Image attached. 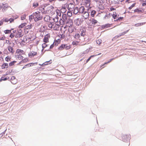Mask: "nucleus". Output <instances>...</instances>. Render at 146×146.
Here are the masks:
<instances>
[{
    "mask_svg": "<svg viewBox=\"0 0 146 146\" xmlns=\"http://www.w3.org/2000/svg\"><path fill=\"white\" fill-rule=\"evenodd\" d=\"M67 21L68 20L66 15V14H63L62 18L61 19L60 21V23L61 25H64Z\"/></svg>",
    "mask_w": 146,
    "mask_h": 146,
    "instance_id": "2",
    "label": "nucleus"
},
{
    "mask_svg": "<svg viewBox=\"0 0 146 146\" xmlns=\"http://www.w3.org/2000/svg\"><path fill=\"white\" fill-rule=\"evenodd\" d=\"M142 5L143 6H144L146 5V1H143V2L142 3Z\"/></svg>",
    "mask_w": 146,
    "mask_h": 146,
    "instance_id": "57",
    "label": "nucleus"
},
{
    "mask_svg": "<svg viewBox=\"0 0 146 146\" xmlns=\"http://www.w3.org/2000/svg\"><path fill=\"white\" fill-rule=\"evenodd\" d=\"M119 15H117L115 12H113L112 15L114 19H116L118 17Z\"/></svg>",
    "mask_w": 146,
    "mask_h": 146,
    "instance_id": "21",
    "label": "nucleus"
},
{
    "mask_svg": "<svg viewBox=\"0 0 146 146\" xmlns=\"http://www.w3.org/2000/svg\"><path fill=\"white\" fill-rule=\"evenodd\" d=\"M96 13V11L95 10H93L91 11V15L92 17H94Z\"/></svg>",
    "mask_w": 146,
    "mask_h": 146,
    "instance_id": "35",
    "label": "nucleus"
},
{
    "mask_svg": "<svg viewBox=\"0 0 146 146\" xmlns=\"http://www.w3.org/2000/svg\"><path fill=\"white\" fill-rule=\"evenodd\" d=\"M9 67L8 64L7 63H3L1 66V68L3 69H7Z\"/></svg>",
    "mask_w": 146,
    "mask_h": 146,
    "instance_id": "14",
    "label": "nucleus"
},
{
    "mask_svg": "<svg viewBox=\"0 0 146 146\" xmlns=\"http://www.w3.org/2000/svg\"><path fill=\"white\" fill-rule=\"evenodd\" d=\"M96 42L97 44H100L102 43V40L101 39H98L97 40Z\"/></svg>",
    "mask_w": 146,
    "mask_h": 146,
    "instance_id": "39",
    "label": "nucleus"
},
{
    "mask_svg": "<svg viewBox=\"0 0 146 146\" xmlns=\"http://www.w3.org/2000/svg\"><path fill=\"white\" fill-rule=\"evenodd\" d=\"M11 82L12 84H15L17 82V80L11 81Z\"/></svg>",
    "mask_w": 146,
    "mask_h": 146,
    "instance_id": "56",
    "label": "nucleus"
},
{
    "mask_svg": "<svg viewBox=\"0 0 146 146\" xmlns=\"http://www.w3.org/2000/svg\"><path fill=\"white\" fill-rule=\"evenodd\" d=\"M97 21L94 19H92V24L95 25L97 23Z\"/></svg>",
    "mask_w": 146,
    "mask_h": 146,
    "instance_id": "38",
    "label": "nucleus"
},
{
    "mask_svg": "<svg viewBox=\"0 0 146 146\" xmlns=\"http://www.w3.org/2000/svg\"><path fill=\"white\" fill-rule=\"evenodd\" d=\"M49 61L46 62H45L44 63H43L42 64V65H47L48 64H49Z\"/></svg>",
    "mask_w": 146,
    "mask_h": 146,
    "instance_id": "54",
    "label": "nucleus"
},
{
    "mask_svg": "<svg viewBox=\"0 0 146 146\" xmlns=\"http://www.w3.org/2000/svg\"><path fill=\"white\" fill-rule=\"evenodd\" d=\"M66 23V25L64 27V29H65L66 28H67L68 27L74 26L73 21L72 19H68V21H67Z\"/></svg>",
    "mask_w": 146,
    "mask_h": 146,
    "instance_id": "4",
    "label": "nucleus"
},
{
    "mask_svg": "<svg viewBox=\"0 0 146 146\" xmlns=\"http://www.w3.org/2000/svg\"><path fill=\"white\" fill-rule=\"evenodd\" d=\"M67 15L69 17H71L72 15V13L70 11H68L67 12Z\"/></svg>",
    "mask_w": 146,
    "mask_h": 146,
    "instance_id": "46",
    "label": "nucleus"
},
{
    "mask_svg": "<svg viewBox=\"0 0 146 146\" xmlns=\"http://www.w3.org/2000/svg\"><path fill=\"white\" fill-rule=\"evenodd\" d=\"M74 5L73 4L70 3L68 5V9L69 11H73V9H74Z\"/></svg>",
    "mask_w": 146,
    "mask_h": 146,
    "instance_id": "13",
    "label": "nucleus"
},
{
    "mask_svg": "<svg viewBox=\"0 0 146 146\" xmlns=\"http://www.w3.org/2000/svg\"><path fill=\"white\" fill-rule=\"evenodd\" d=\"M7 78H5L4 77H2L1 78V80H0V81H1V80H7Z\"/></svg>",
    "mask_w": 146,
    "mask_h": 146,
    "instance_id": "50",
    "label": "nucleus"
},
{
    "mask_svg": "<svg viewBox=\"0 0 146 146\" xmlns=\"http://www.w3.org/2000/svg\"><path fill=\"white\" fill-rule=\"evenodd\" d=\"M37 52H35L33 51L30 52L28 54L29 56L30 57H33L34 56L37 55Z\"/></svg>",
    "mask_w": 146,
    "mask_h": 146,
    "instance_id": "9",
    "label": "nucleus"
},
{
    "mask_svg": "<svg viewBox=\"0 0 146 146\" xmlns=\"http://www.w3.org/2000/svg\"><path fill=\"white\" fill-rule=\"evenodd\" d=\"M56 12L57 14V16H58L60 17L61 15V13H60V11L59 10H56Z\"/></svg>",
    "mask_w": 146,
    "mask_h": 146,
    "instance_id": "45",
    "label": "nucleus"
},
{
    "mask_svg": "<svg viewBox=\"0 0 146 146\" xmlns=\"http://www.w3.org/2000/svg\"><path fill=\"white\" fill-rule=\"evenodd\" d=\"M84 4L86 5L87 7L89 6L90 4L91 0H82Z\"/></svg>",
    "mask_w": 146,
    "mask_h": 146,
    "instance_id": "10",
    "label": "nucleus"
},
{
    "mask_svg": "<svg viewBox=\"0 0 146 146\" xmlns=\"http://www.w3.org/2000/svg\"><path fill=\"white\" fill-rule=\"evenodd\" d=\"M80 37V35L79 33H76L74 36V38L76 39H78Z\"/></svg>",
    "mask_w": 146,
    "mask_h": 146,
    "instance_id": "34",
    "label": "nucleus"
},
{
    "mask_svg": "<svg viewBox=\"0 0 146 146\" xmlns=\"http://www.w3.org/2000/svg\"><path fill=\"white\" fill-rule=\"evenodd\" d=\"M127 137V135H125L124 136H123L122 137V139H123V140L125 141V139H124L125 137Z\"/></svg>",
    "mask_w": 146,
    "mask_h": 146,
    "instance_id": "64",
    "label": "nucleus"
},
{
    "mask_svg": "<svg viewBox=\"0 0 146 146\" xmlns=\"http://www.w3.org/2000/svg\"><path fill=\"white\" fill-rule=\"evenodd\" d=\"M13 29H11V30H5L4 31V33L5 34H9L10 33H11V31L12 30H13Z\"/></svg>",
    "mask_w": 146,
    "mask_h": 146,
    "instance_id": "32",
    "label": "nucleus"
},
{
    "mask_svg": "<svg viewBox=\"0 0 146 146\" xmlns=\"http://www.w3.org/2000/svg\"><path fill=\"white\" fill-rule=\"evenodd\" d=\"M89 14L88 13V12L85 11L83 13V16L85 19H88L89 17Z\"/></svg>",
    "mask_w": 146,
    "mask_h": 146,
    "instance_id": "15",
    "label": "nucleus"
},
{
    "mask_svg": "<svg viewBox=\"0 0 146 146\" xmlns=\"http://www.w3.org/2000/svg\"><path fill=\"white\" fill-rule=\"evenodd\" d=\"M50 38V35L49 34L46 35L44 36L43 39V42L45 43H47L49 42V38Z\"/></svg>",
    "mask_w": 146,
    "mask_h": 146,
    "instance_id": "8",
    "label": "nucleus"
},
{
    "mask_svg": "<svg viewBox=\"0 0 146 146\" xmlns=\"http://www.w3.org/2000/svg\"><path fill=\"white\" fill-rule=\"evenodd\" d=\"M73 13L75 14H77L78 12H79V9L78 7H74V9H73Z\"/></svg>",
    "mask_w": 146,
    "mask_h": 146,
    "instance_id": "18",
    "label": "nucleus"
},
{
    "mask_svg": "<svg viewBox=\"0 0 146 146\" xmlns=\"http://www.w3.org/2000/svg\"><path fill=\"white\" fill-rule=\"evenodd\" d=\"M54 43H53V44H51L50 45V49H52L54 47Z\"/></svg>",
    "mask_w": 146,
    "mask_h": 146,
    "instance_id": "62",
    "label": "nucleus"
},
{
    "mask_svg": "<svg viewBox=\"0 0 146 146\" xmlns=\"http://www.w3.org/2000/svg\"><path fill=\"white\" fill-rule=\"evenodd\" d=\"M53 29L54 30L58 31L59 30L60 28V26L58 24H56V23H54L53 25Z\"/></svg>",
    "mask_w": 146,
    "mask_h": 146,
    "instance_id": "12",
    "label": "nucleus"
},
{
    "mask_svg": "<svg viewBox=\"0 0 146 146\" xmlns=\"http://www.w3.org/2000/svg\"><path fill=\"white\" fill-rule=\"evenodd\" d=\"M68 31L70 33H72L74 30V26L71 27H68Z\"/></svg>",
    "mask_w": 146,
    "mask_h": 146,
    "instance_id": "19",
    "label": "nucleus"
},
{
    "mask_svg": "<svg viewBox=\"0 0 146 146\" xmlns=\"http://www.w3.org/2000/svg\"><path fill=\"white\" fill-rule=\"evenodd\" d=\"M5 36H3L1 37H0V40H4L5 39Z\"/></svg>",
    "mask_w": 146,
    "mask_h": 146,
    "instance_id": "58",
    "label": "nucleus"
},
{
    "mask_svg": "<svg viewBox=\"0 0 146 146\" xmlns=\"http://www.w3.org/2000/svg\"><path fill=\"white\" fill-rule=\"evenodd\" d=\"M45 9V7H44L42 8V9H41V10L42 11V13L45 14V12L46 11V10Z\"/></svg>",
    "mask_w": 146,
    "mask_h": 146,
    "instance_id": "48",
    "label": "nucleus"
},
{
    "mask_svg": "<svg viewBox=\"0 0 146 146\" xmlns=\"http://www.w3.org/2000/svg\"><path fill=\"white\" fill-rule=\"evenodd\" d=\"M79 42V41H73L72 42V44L73 45H77L78 44Z\"/></svg>",
    "mask_w": 146,
    "mask_h": 146,
    "instance_id": "41",
    "label": "nucleus"
},
{
    "mask_svg": "<svg viewBox=\"0 0 146 146\" xmlns=\"http://www.w3.org/2000/svg\"><path fill=\"white\" fill-rule=\"evenodd\" d=\"M32 35H33L32 34ZM29 35H31V36H29V35H28V36H27V38L28 39L30 40H34L35 38L34 36L33 37V35L32 36L31 35V34H29Z\"/></svg>",
    "mask_w": 146,
    "mask_h": 146,
    "instance_id": "22",
    "label": "nucleus"
},
{
    "mask_svg": "<svg viewBox=\"0 0 146 146\" xmlns=\"http://www.w3.org/2000/svg\"><path fill=\"white\" fill-rule=\"evenodd\" d=\"M11 33V34L9 36V37L12 38L14 37L15 35L12 33Z\"/></svg>",
    "mask_w": 146,
    "mask_h": 146,
    "instance_id": "52",
    "label": "nucleus"
},
{
    "mask_svg": "<svg viewBox=\"0 0 146 146\" xmlns=\"http://www.w3.org/2000/svg\"><path fill=\"white\" fill-rule=\"evenodd\" d=\"M111 14L109 13V14H106L105 17H104V19H108L111 16Z\"/></svg>",
    "mask_w": 146,
    "mask_h": 146,
    "instance_id": "27",
    "label": "nucleus"
},
{
    "mask_svg": "<svg viewBox=\"0 0 146 146\" xmlns=\"http://www.w3.org/2000/svg\"><path fill=\"white\" fill-rule=\"evenodd\" d=\"M75 22L76 25L79 26L80 25V20L79 19H76L75 21Z\"/></svg>",
    "mask_w": 146,
    "mask_h": 146,
    "instance_id": "20",
    "label": "nucleus"
},
{
    "mask_svg": "<svg viewBox=\"0 0 146 146\" xmlns=\"http://www.w3.org/2000/svg\"><path fill=\"white\" fill-rule=\"evenodd\" d=\"M135 3H134L132 5H131L129 7V9H132V8L134 6H135Z\"/></svg>",
    "mask_w": 146,
    "mask_h": 146,
    "instance_id": "53",
    "label": "nucleus"
},
{
    "mask_svg": "<svg viewBox=\"0 0 146 146\" xmlns=\"http://www.w3.org/2000/svg\"><path fill=\"white\" fill-rule=\"evenodd\" d=\"M2 20L3 22H9V23H11L13 22L14 19L12 18L9 19L7 18H5L2 19Z\"/></svg>",
    "mask_w": 146,
    "mask_h": 146,
    "instance_id": "6",
    "label": "nucleus"
},
{
    "mask_svg": "<svg viewBox=\"0 0 146 146\" xmlns=\"http://www.w3.org/2000/svg\"><path fill=\"white\" fill-rule=\"evenodd\" d=\"M3 21L2 19L0 21V26L3 25Z\"/></svg>",
    "mask_w": 146,
    "mask_h": 146,
    "instance_id": "61",
    "label": "nucleus"
},
{
    "mask_svg": "<svg viewBox=\"0 0 146 146\" xmlns=\"http://www.w3.org/2000/svg\"><path fill=\"white\" fill-rule=\"evenodd\" d=\"M54 43V44H55V45L57 46L58 44L59 43V42L58 41L56 40L54 42V43Z\"/></svg>",
    "mask_w": 146,
    "mask_h": 146,
    "instance_id": "55",
    "label": "nucleus"
},
{
    "mask_svg": "<svg viewBox=\"0 0 146 146\" xmlns=\"http://www.w3.org/2000/svg\"><path fill=\"white\" fill-rule=\"evenodd\" d=\"M26 24H27L26 23H22L21 25L19 26V29H21V28H23L26 25Z\"/></svg>",
    "mask_w": 146,
    "mask_h": 146,
    "instance_id": "28",
    "label": "nucleus"
},
{
    "mask_svg": "<svg viewBox=\"0 0 146 146\" xmlns=\"http://www.w3.org/2000/svg\"><path fill=\"white\" fill-rule=\"evenodd\" d=\"M13 80H17V79H16L15 76H13L11 77V81Z\"/></svg>",
    "mask_w": 146,
    "mask_h": 146,
    "instance_id": "49",
    "label": "nucleus"
},
{
    "mask_svg": "<svg viewBox=\"0 0 146 146\" xmlns=\"http://www.w3.org/2000/svg\"><path fill=\"white\" fill-rule=\"evenodd\" d=\"M71 47L70 46H68L67 44H65L64 49L66 50H68Z\"/></svg>",
    "mask_w": 146,
    "mask_h": 146,
    "instance_id": "43",
    "label": "nucleus"
},
{
    "mask_svg": "<svg viewBox=\"0 0 146 146\" xmlns=\"http://www.w3.org/2000/svg\"><path fill=\"white\" fill-rule=\"evenodd\" d=\"M33 26V24H31L29 25H28L25 27L24 29L25 32L26 30H29L31 29Z\"/></svg>",
    "mask_w": 146,
    "mask_h": 146,
    "instance_id": "16",
    "label": "nucleus"
},
{
    "mask_svg": "<svg viewBox=\"0 0 146 146\" xmlns=\"http://www.w3.org/2000/svg\"><path fill=\"white\" fill-rule=\"evenodd\" d=\"M26 18V15H22L21 17V19L22 20H23L25 19Z\"/></svg>",
    "mask_w": 146,
    "mask_h": 146,
    "instance_id": "51",
    "label": "nucleus"
},
{
    "mask_svg": "<svg viewBox=\"0 0 146 146\" xmlns=\"http://www.w3.org/2000/svg\"><path fill=\"white\" fill-rule=\"evenodd\" d=\"M11 58L9 56H7L5 58V60L7 62H9L11 60Z\"/></svg>",
    "mask_w": 146,
    "mask_h": 146,
    "instance_id": "26",
    "label": "nucleus"
},
{
    "mask_svg": "<svg viewBox=\"0 0 146 146\" xmlns=\"http://www.w3.org/2000/svg\"><path fill=\"white\" fill-rule=\"evenodd\" d=\"M145 24V23H137L135 24V27H139L143 25L144 24Z\"/></svg>",
    "mask_w": 146,
    "mask_h": 146,
    "instance_id": "31",
    "label": "nucleus"
},
{
    "mask_svg": "<svg viewBox=\"0 0 146 146\" xmlns=\"http://www.w3.org/2000/svg\"><path fill=\"white\" fill-rule=\"evenodd\" d=\"M65 44H62L58 48V50H62L64 49Z\"/></svg>",
    "mask_w": 146,
    "mask_h": 146,
    "instance_id": "25",
    "label": "nucleus"
},
{
    "mask_svg": "<svg viewBox=\"0 0 146 146\" xmlns=\"http://www.w3.org/2000/svg\"><path fill=\"white\" fill-rule=\"evenodd\" d=\"M78 9H79V12L80 13H84L85 12L84 11L85 9L84 8V7L83 6H81Z\"/></svg>",
    "mask_w": 146,
    "mask_h": 146,
    "instance_id": "17",
    "label": "nucleus"
},
{
    "mask_svg": "<svg viewBox=\"0 0 146 146\" xmlns=\"http://www.w3.org/2000/svg\"><path fill=\"white\" fill-rule=\"evenodd\" d=\"M17 62V61H13L10 62L9 64V66H11L14 65Z\"/></svg>",
    "mask_w": 146,
    "mask_h": 146,
    "instance_id": "30",
    "label": "nucleus"
},
{
    "mask_svg": "<svg viewBox=\"0 0 146 146\" xmlns=\"http://www.w3.org/2000/svg\"><path fill=\"white\" fill-rule=\"evenodd\" d=\"M86 54V53L85 52H82L80 54V56H84V54Z\"/></svg>",
    "mask_w": 146,
    "mask_h": 146,
    "instance_id": "59",
    "label": "nucleus"
},
{
    "mask_svg": "<svg viewBox=\"0 0 146 146\" xmlns=\"http://www.w3.org/2000/svg\"><path fill=\"white\" fill-rule=\"evenodd\" d=\"M29 58H25L24 59H23L21 62L23 63H26L29 62Z\"/></svg>",
    "mask_w": 146,
    "mask_h": 146,
    "instance_id": "24",
    "label": "nucleus"
},
{
    "mask_svg": "<svg viewBox=\"0 0 146 146\" xmlns=\"http://www.w3.org/2000/svg\"><path fill=\"white\" fill-rule=\"evenodd\" d=\"M33 17L35 21H37L39 20L42 19V16L39 11L33 13Z\"/></svg>",
    "mask_w": 146,
    "mask_h": 146,
    "instance_id": "1",
    "label": "nucleus"
},
{
    "mask_svg": "<svg viewBox=\"0 0 146 146\" xmlns=\"http://www.w3.org/2000/svg\"><path fill=\"white\" fill-rule=\"evenodd\" d=\"M60 10L62 13H64L66 11V9L65 7H62L61 9Z\"/></svg>",
    "mask_w": 146,
    "mask_h": 146,
    "instance_id": "40",
    "label": "nucleus"
},
{
    "mask_svg": "<svg viewBox=\"0 0 146 146\" xmlns=\"http://www.w3.org/2000/svg\"><path fill=\"white\" fill-rule=\"evenodd\" d=\"M48 46V45L46 44V43H44L43 44H42V51L43 50H44V48Z\"/></svg>",
    "mask_w": 146,
    "mask_h": 146,
    "instance_id": "37",
    "label": "nucleus"
},
{
    "mask_svg": "<svg viewBox=\"0 0 146 146\" xmlns=\"http://www.w3.org/2000/svg\"><path fill=\"white\" fill-rule=\"evenodd\" d=\"M123 19V17H118V19H117V21L118 20L120 21L121 20H122Z\"/></svg>",
    "mask_w": 146,
    "mask_h": 146,
    "instance_id": "60",
    "label": "nucleus"
},
{
    "mask_svg": "<svg viewBox=\"0 0 146 146\" xmlns=\"http://www.w3.org/2000/svg\"><path fill=\"white\" fill-rule=\"evenodd\" d=\"M54 23H49L48 24V26L50 28L52 29H53V25L54 24Z\"/></svg>",
    "mask_w": 146,
    "mask_h": 146,
    "instance_id": "33",
    "label": "nucleus"
},
{
    "mask_svg": "<svg viewBox=\"0 0 146 146\" xmlns=\"http://www.w3.org/2000/svg\"><path fill=\"white\" fill-rule=\"evenodd\" d=\"M22 55L19 54L17 55L16 57L19 60H21L23 59V57L22 56Z\"/></svg>",
    "mask_w": 146,
    "mask_h": 146,
    "instance_id": "23",
    "label": "nucleus"
},
{
    "mask_svg": "<svg viewBox=\"0 0 146 146\" xmlns=\"http://www.w3.org/2000/svg\"><path fill=\"white\" fill-rule=\"evenodd\" d=\"M128 31V30L125 31L123 33H121L119 34V36L124 35Z\"/></svg>",
    "mask_w": 146,
    "mask_h": 146,
    "instance_id": "42",
    "label": "nucleus"
},
{
    "mask_svg": "<svg viewBox=\"0 0 146 146\" xmlns=\"http://www.w3.org/2000/svg\"><path fill=\"white\" fill-rule=\"evenodd\" d=\"M35 64L34 63H29L26 64V66L27 68H29L34 65Z\"/></svg>",
    "mask_w": 146,
    "mask_h": 146,
    "instance_id": "29",
    "label": "nucleus"
},
{
    "mask_svg": "<svg viewBox=\"0 0 146 146\" xmlns=\"http://www.w3.org/2000/svg\"><path fill=\"white\" fill-rule=\"evenodd\" d=\"M110 11H112L115 10V9L114 8L111 7L110 9Z\"/></svg>",
    "mask_w": 146,
    "mask_h": 146,
    "instance_id": "63",
    "label": "nucleus"
},
{
    "mask_svg": "<svg viewBox=\"0 0 146 146\" xmlns=\"http://www.w3.org/2000/svg\"><path fill=\"white\" fill-rule=\"evenodd\" d=\"M134 11L135 12L137 13H143V10H140L139 9H136L134 10Z\"/></svg>",
    "mask_w": 146,
    "mask_h": 146,
    "instance_id": "36",
    "label": "nucleus"
},
{
    "mask_svg": "<svg viewBox=\"0 0 146 146\" xmlns=\"http://www.w3.org/2000/svg\"><path fill=\"white\" fill-rule=\"evenodd\" d=\"M13 47V46L9 45L7 47L9 52L11 54H13L14 52V50Z\"/></svg>",
    "mask_w": 146,
    "mask_h": 146,
    "instance_id": "11",
    "label": "nucleus"
},
{
    "mask_svg": "<svg viewBox=\"0 0 146 146\" xmlns=\"http://www.w3.org/2000/svg\"><path fill=\"white\" fill-rule=\"evenodd\" d=\"M97 56V55H92L89 58L86 60V63H87L91 59V58L92 57H93L95 56Z\"/></svg>",
    "mask_w": 146,
    "mask_h": 146,
    "instance_id": "44",
    "label": "nucleus"
},
{
    "mask_svg": "<svg viewBox=\"0 0 146 146\" xmlns=\"http://www.w3.org/2000/svg\"><path fill=\"white\" fill-rule=\"evenodd\" d=\"M16 53L21 55H25V52L23 50L18 49L16 50Z\"/></svg>",
    "mask_w": 146,
    "mask_h": 146,
    "instance_id": "7",
    "label": "nucleus"
},
{
    "mask_svg": "<svg viewBox=\"0 0 146 146\" xmlns=\"http://www.w3.org/2000/svg\"><path fill=\"white\" fill-rule=\"evenodd\" d=\"M38 5V4L37 3H33V6L34 7H36Z\"/></svg>",
    "mask_w": 146,
    "mask_h": 146,
    "instance_id": "47",
    "label": "nucleus"
},
{
    "mask_svg": "<svg viewBox=\"0 0 146 146\" xmlns=\"http://www.w3.org/2000/svg\"><path fill=\"white\" fill-rule=\"evenodd\" d=\"M23 35V31L21 29H18L16 33L15 37L16 38H20L22 37Z\"/></svg>",
    "mask_w": 146,
    "mask_h": 146,
    "instance_id": "3",
    "label": "nucleus"
},
{
    "mask_svg": "<svg viewBox=\"0 0 146 146\" xmlns=\"http://www.w3.org/2000/svg\"><path fill=\"white\" fill-rule=\"evenodd\" d=\"M45 9L46 10V11L45 12V14H49L51 13V11L53 10V7L51 6H50L47 7H45Z\"/></svg>",
    "mask_w": 146,
    "mask_h": 146,
    "instance_id": "5",
    "label": "nucleus"
}]
</instances>
